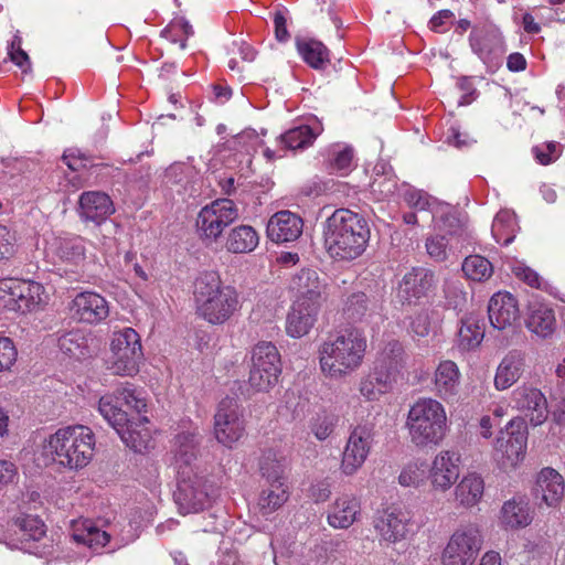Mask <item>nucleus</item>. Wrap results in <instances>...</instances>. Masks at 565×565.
<instances>
[{
    "label": "nucleus",
    "instance_id": "ea45409f",
    "mask_svg": "<svg viewBox=\"0 0 565 565\" xmlns=\"http://www.w3.org/2000/svg\"><path fill=\"white\" fill-rule=\"evenodd\" d=\"M288 468V459L280 451L268 449L264 451L259 470L266 482L286 481V470Z\"/></svg>",
    "mask_w": 565,
    "mask_h": 565
},
{
    "label": "nucleus",
    "instance_id": "2eb2a0df",
    "mask_svg": "<svg viewBox=\"0 0 565 565\" xmlns=\"http://www.w3.org/2000/svg\"><path fill=\"white\" fill-rule=\"evenodd\" d=\"M510 406L518 411L525 422L533 425H542L548 417V404L541 390L523 384L512 391Z\"/></svg>",
    "mask_w": 565,
    "mask_h": 565
},
{
    "label": "nucleus",
    "instance_id": "de8ad7c7",
    "mask_svg": "<svg viewBox=\"0 0 565 565\" xmlns=\"http://www.w3.org/2000/svg\"><path fill=\"white\" fill-rule=\"evenodd\" d=\"M426 252L431 259L441 263L445 262L449 253H456L463 249L458 243L448 239L446 235L435 234L426 238Z\"/></svg>",
    "mask_w": 565,
    "mask_h": 565
},
{
    "label": "nucleus",
    "instance_id": "a18cd8bd",
    "mask_svg": "<svg viewBox=\"0 0 565 565\" xmlns=\"http://www.w3.org/2000/svg\"><path fill=\"white\" fill-rule=\"evenodd\" d=\"M338 422V415L326 408H320L310 415L307 426L319 441H323L334 431Z\"/></svg>",
    "mask_w": 565,
    "mask_h": 565
},
{
    "label": "nucleus",
    "instance_id": "c03bdc74",
    "mask_svg": "<svg viewBox=\"0 0 565 565\" xmlns=\"http://www.w3.org/2000/svg\"><path fill=\"white\" fill-rule=\"evenodd\" d=\"M18 312L25 313L36 310L43 302L44 288L40 282L19 279Z\"/></svg>",
    "mask_w": 565,
    "mask_h": 565
},
{
    "label": "nucleus",
    "instance_id": "4c0bfd02",
    "mask_svg": "<svg viewBox=\"0 0 565 565\" xmlns=\"http://www.w3.org/2000/svg\"><path fill=\"white\" fill-rule=\"evenodd\" d=\"M258 243L259 236L253 226L237 225L227 233L225 248L233 254H246L253 252Z\"/></svg>",
    "mask_w": 565,
    "mask_h": 565
},
{
    "label": "nucleus",
    "instance_id": "3c124183",
    "mask_svg": "<svg viewBox=\"0 0 565 565\" xmlns=\"http://www.w3.org/2000/svg\"><path fill=\"white\" fill-rule=\"evenodd\" d=\"M462 271L467 278L475 281H482L491 277L492 264L483 256L470 255L462 263Z\"/></svg>",
    "mask_w": 565,
    "mask_h": 565
},
{
    "label": "nucleus",
    "instance_id": "b1692460",
    "mask_svg": "<svg viewBox=\"0 0 565 565\" xmlns=\"http://www.w3.org/2000/svg\"><path fill=\"white\" fill-rule=\"evenodd\" d=\"M303 222L295 213L284 210L275 213L267 223V237L275 243L296 241L302 233Z\"/></svg>",
    "mask_w": 565,
    "mask_h": 565
},
{
    "label": "nucleus",
    "instance_id": "473e14b6",
    "mask_svg": "<svg viewBox=\"0 0 565 565\" xmlns=\"http://www.w3.org/2000/svg\"><path fill=\"white\" fill-rule=\"evenodd\" d=\"M524 359L521 352L510 351L500 362L495 376L494 386L503 391L511 387L522 375Z\"/></svg>",
    "mask_w": 565,
    "mask_h": 565
},
{
    "label": "nucleus",
    "instance_id": "79ce46f5",
    "mask_svg": "<svg viewBox=\"0 0 565 565\" xmlns=\"http://www.w3.org/2000/svg\"><path fill=\"white\" fill-rule=\"evenodd\" d=\"M57 345L65 355L76 360L85 359L90 354L87 338L78 329L61 334L57 339Z\"/></svg>",
    "mask_w": 565,
    "mask_h": 565
},
{
    "label": "nucleus",
    "instance_id": "13d9d810",
    "mask_svg": "<svg viewBox=\"0 0 565 565\" xmlns=\"http://www.w3.org/2000/svg\"><path fill=\"white\" fill-rule=\"evenodd\" d=\"M532 153L540 164L547 166L559 158L562 147L556 141L543 142L534 146Z\"/></svg>",
    "mask_w": 565,
    "mask_h": 565
},
{
    "label": "nucleus",
    "instance_id": "7c9ffc66",
    "mask_svg": "<svg viewBox=\"0 0 565 565\" xmlns=\"http://www.w3.org/2000/svg\"><path fill=\"white\" fill-rule=\"evenodd\" d=\"M460 385V372L457 364L450 360L441 361L435 372V387L438 395L445 399H454Z\"/></svg>",
    "mask_w": 565,
    "mask_h": 565
},
{
    "label": "nucleus",
    "instance_id": "72a5a7b5",
    "mask_svg": "<svg viewBox=\"0 0 565 565\" xmlns=\"http://www.w3.org/2000/svg\"><path fill=\"white\" fill-rule=\"evenodd\" d=\"M484 338L483 319L470 313L461 318L457 345L461 351H471L480 345Z\"/></svg>",
    "mask_w": 565,
    "mask_h": 565
},
{
    "label": "nucleus",
    "instance_id": "338daca9",
    "mask_svg": "<svg viewBox=\"0 0 565 565\" xmlns=\"http://www.w3.org/2000/svg\"><path fill=\"white\" fill-rule=\"evenodd\" d=\"M405 202L408 206L418 211L429 209L431 198L422 190H408L404 195Z\"/></svg>",
    "mask_w": 565,
    "mask_h": 565
},
{
    "label": "nucleus",
    "instance_id": "052dcab7",
    "mask_svg": "<svg viewBox=\"0 0 565 565\" xmlns=\"http://www.w3.org/2000/svg\"><path fill=\"white\" fill-rule=\"evenodd\" d=\"M380 375L379 371H375L374 376H370L362 381L360 384L361 394L370 401L376 399L387 388V382L380 384L376 377Z\"/></svg>",
    "mask_w": 565,
    "mask_h": 565
},
{
    "label": "nucleus",
    "instance_id": "4468645a",
    "mask_svg": "<svg viewBox=\"0 0 565 565\" xmlns=\"http://www.w3.org/2000/svg\"><path fill=\"white\" fill-rule=\"evenodd\" d=\"M373 438L371 424H361L352 429L342 454L340 469L343 475L353 476L361 469L370 454Z\"/></svg>",
    "mask_w": 565,
    "mask_h": 565
},
{
    "label": "nucleus",
    "instance_id": "f8f14e48",
    "mask_svg": "<svg viewBox=\"0 0 565 565\" xmlns=\"http://www.w3.org/2000/svg\"><path fill=\"white\" fill-rule=\"evenodd\" d=\"M245 435V420L237 402L226 397L218 404L214 415V436L227 448H232Z\"/></svg>",
    "mask_w": 565,
    "mask_h": 565
},
{
    "label": "nucleus",
    "instance_id": "f03ea898",
    "mask_svg": "<svg viewBox=\"0 0 565 565\" xmlns=\"http://www.w3.org/2000/svg\"><path fill=\"white\" fill-rule=\"evenodd\" d=\"M370 239L366 220L349 209L335 210L323 223V242L329 255L352 260L365 250Z\"/></svg>",
    "mask_w": 565,
    "mask_h": 565
},
{
    "label": "nucleus",
    "instance_id": "49530a36",
    "mask_svg": "<svg viewBox=\"0 0 565 565\" xmlns=\"http://www.w3.org/2000/svg\"><path fill=\"white\" fill-rule=\"evenodd\" d=\"M54 252L62 262L78 265L85 259V239L81 236L58 238Z\"/></svg>",
    "mask_w": 565,
    "mask_h": 565
},
{
    "label": "nucleus",
    "instance_id": "5701e85b",
    "mask_svg": "<svg viewBox=\"0 0 565 565\" xmlns=\"http://www.w3.org/2000/svg\"><path fill=\"white\" fill-rule=\"evenodd\" d=\"M488 313L491 326L498 330L512 328L520 317L516 299L510 292L500 291L491 297Z\"/></svg>",
    "mask_w": 565,
    "mask_h": 565
},
{
    "label": "nucleus",
    "instance_id": "e2e57ef3",
    "mask_svg": "<svg viewBox=\"0 0 565 565\" xmlns=\"http://www.w3.org/2000/svg\"><path fill=\"white\" fill-rule=\"evenodd\" d=\"M17 360V350L11 339L0 338V372L8 370Z\"/></svg>",
    "mask_w": 565,
    "mask_h": 565
},
{
    "label": "nucleus",
    "instance_id": "58836bf2",
    "mask_svg": "<svg viewBox=\"0 0 565 565\" xmlns=\"http://www.w3.org/2000/svg\"><path fill=\"white\" fill-rule=\"evenodd\" d=\"M296 47L302 60L315 70H322L330 63L329 50L315 39L296 38Z\"/></svg>",
    "mask_w": 565,
    "mask_h": 565
},
{
    "label": "nucleus",
    "instance_id": "6e6552de",
    "mask_svg": "<svg viewBox=\"0 0 565 565\" xmlns=\"http://www.w3.org/2000/svg\"><path fill=\"white\" fill-rule=\"evenodd\" d=\"M238 218V209L230 199H218L205 205L199 212L196 228L206 243L217 242L225 227Z\"/></svg>",
    "mask_w": 565,
    "mask_h": 565
},
{
    "label": "nucleus",
    "instance_id": "a211bd4d",
    "mask_svg": "<svg viewBox=\"0 0 565 565\" xmlns=\"http://www.w3.org/2000/svg\"><path fill=\"white\" fill-rule=\"evenodd\" d=\"M436 284L434 271L424 267H414L403 276L398 286V297L403 303H417L433 292Z\"/></svg>",
    "mask_w": 565,
    "mask_h": 565
},
{
    "label": "nucleus",
    "instance_id": "8fccbe9b",
    "mask_svg": "<svg viewBox=\"0 0 565 565\" xmlns=\"http://www.w3.org/2000/svg\"><path fill=\"white\" fill-rule=\"evenodd\" d=\"M514 216L508 211H501L494 216L491 232L497 243L507 246L514 239Z\"/></svg>",
    "mask_w": 565,
    "mask_h": 565
},
{
    "label": "nucleus",
    "instance_id": "bf43d9fd",
    "mask_svg": "<svg viewBox=\"0 0 565 565\" xmlns=\"http://www.w3.org/2000/svg\"><path fill=\"white\" fill-rule=\"evenodd\" d=\"M179 31H181L185 35L182 40H180V49L184 50L186 47L188 38L193 34V28L186 20H184L183 18L173 20L169 28L163 30L162 34L168 40L177 42V40L174 39V33H178Z\"/></svg>",
    "mask_w": 565,
    "mask_h": 565
},
{
    "label": "nucleus",
    "instance_id": "a878e982",
    "mask_svg": "<svg viewBox=\"0 0 565 565\" xmlns=\"http://www.w3.org/2000/svg\"><path fill=\"white\" fill-rule=\"evenodd\" d=\"M320 306L295 301L286 318V332L291 338H301L315 326Z\"/></svg>",
    "mask_w": 565,
    "mask_h": 565
},
{
    "label": "nucleus",
    "instance_id": "f704fd0d",
    "mask_svg": "<svg viewBox=\"0 0 565 565\" xmlns=\"http://www.w3.org/2000/svg\"><path fill=\"white\" fill-rule=\"evenodd\" d=\"M377 309L376 301L362 291L352 292L343 302L342 312L350 322H364L371 318Z\"/></svg>",
    "mask_w": 565,
    "mask_h": 565
},
{
    "label": "nucleus",
    "instance_id": "9d476101",
    "mask_svg": "<svg viewBox=\"0 0 565 565\" xmlns=\"http://www.w3.org/2000/svg\"><path fill=\"white\" fill-rule=\"evenodd\" d=\"M178 476L174 501L181 513H198L210 505L212 492L204 477L186 469L178 471Z\"/></svg>",
    "mask_w": 565,
    "mask_h": 565
},
{
    "label": "nucleus",
    "instance_id": "c756f323",
    "mask_svg": "<svg viewBox=\"0 0 565 565\" xmlns=\"http://www.w3.org/2000/svg\"><path fill=\"white\" fill-rule=\"evenodd\" d=\"M436 227L438 234L446 235L448 239L458 243L460 247L467 248L473 239L467 224L451 210L445 211L438 218Z\"/></svg>",
    "mask_w": 565,
    "mask_h": 565
},
{
    "label": "nucleus",
    "instance_id": "7ed1b4c3",
    "mask_svg": "<svg viewBox=\"0 0 565 565\" xmlns=\"http://www.w3.org/2000/svg\"><path fill=\"white\" fill-rule=\"evenodd\" d=\"M366 339L356 328H345L330 333L319 348L322 373L332 379H343L362 364Z\"/></svg>",
    "mask_w": 565,
    "mask_h": 565
},
{
    "label": "nucleus",
    "instance_id": "6e6d98bb",
    "mask_svg": "<svg viewBox=\"0 0 565 565\" xmlns=\"http://www.w3.org/2000/svg\"><path fill=\"white\" fill-rule=\"evenodd\" d=\"M76 542L88 545L92 548L104 547L110 540L107 532L99 530L98 527L88 524L85 525L83 531H76L73 534Z\"/></svg>",
    "mask_w": 565,
    "mask_h": 565
},
{
    "label": "nucleus",
    "instance_id": "5fc2aeb1",
    "mask_svg": "<svg viewBox=\"0 0 565 565\" xmlns=\"http://www.w3.org/2000/svg\"><path fill=\"white\" fill-rule=\"evenodd\" d=\"M281 373V369H266L250 366L248 383L258 392H266L273 387Z\"/></svg>",
    "mask_w": 565,
    "mask_h": 565
},
{
    "label": "nucleus",
    "instance_id": "0eeeda50",
    "mask_svg": "<svg viewBox=\"0 0 565 565\" xmlns=\"http://www.w3.org/2000/svg\"><path fill=\"white\" fill-rule=\"evenodd\" d=\"M108 369L116 375L132 376L139 371L143 353L140 335L130 327L115 331L111 337Z\"/></svg>",
    "mask_w": 565,
    "mask_h": 565
},
{
    "label": "nucleus",
    "instance_id": "412c9836",
    "mask_svg": "<svg viewBox=\"0 0 565 565\" xmlns=\"http://www.w3.org/2000/svg\"><path fill=\"white\" fill-rule=\"evenodd\" d=\"M114 212V203L105 192L86 191L79 195L77 213L83 222L100 225Z\"/></svg>",
    "mask_w": 565,
    "mask_h": 565
},
{
    "label": "nucleus",
    "instance_id": "4be33fe9",
    "mask_svg": "<svg viewBox=\"0 0 565 565\" xmlns=\"http://www.w3.org/2000/svg\"><path fill=\"white\" fill-rule=\"evenodd\" d=\"M459 477V456L449 450L440 451L428 470L431 487L438 491L451 488Z\"/></svg>",
    "mask_w": 565,
    "mask_h": 565
},
{
    "label": "nucleus",
    "instance_id": "393cba45",
    "mask_svg": "<svg viewBox=\"0 0 565 565\" xmlns=\"http://www.w3.org/2000/svg\"><path fill=\"white\" fill-rule=\"evenodd\" d=\"M406 360L407 355L399 341L392 340L387 342L375 362V371L380 372V375L376 377L377 382L385 384L391 379H394L405 367Z\"/></svg>",
    "mask_w": 565,
    "mask_h": 565
},
{
    "label": "nucleus",
    "instance_id": "ddd939ff",
    "mask_svg": "<svg viewBox=\"0 0 565 565\" xmlns=\"http://www.w3.org/2000/svg\"><path fill=\"white\" fill-rule=\"evenodd\" d=\"M11 546L30 554H45L46 526L36 515L25 514L17 518L12 524Z\"/></svg>",
    "mask_w": 565,
    "mask_h": 565
},
{
    "label": "nucleus",
    "instance_id": "e433bc0d",
    "mask_svg": "<svg viewBox=\"0 0 565 565\" xmlns=\"http://www.w3.org/2000/svg\"><path fill=\"white\" fill-rule=\"evenodd\" d=\"M201 437L196 433L183 431L175 437V463L178 471H194L192 465L196 460L198 446Z\"/></svg>",
    "mask_w": 565,
    "mask_h": 565
},
{
    "label": "nucleus",
    "instance_id": "37998d69",
    "mask_svg": "<svg viewBox=\"0 0 565 565\" xmlns=\"http://www.w3.org/2000/svg\"><path fill=\"white\" fill-rule=\"evenodd\" d=\"M267 488L260 493L258 505L264 515L270 514L281 508L289 498L286 481L266 482Z\"/></svg>",
    "mask_w": 565,
    "mask_h": 565
},
{
    "label": "nucleus",
    "instance_id": "c85d7f7f",
    "mask_svg": "<svg viewBox=\"0 0 565 565\" xmlns=\"http://www.w3.org/2000/svg\"><path fill=\"white\" fill-rule=\"evenodd\" d=\"M533 521L529 501L524 497H513L505 501L500 511V522L507 530L526 527Z\"/></svg>",
    "mask_w": 565,
    "mask_h": 565
},
{
    "label": "nucleus",
    "instance_id": "39448f33",
    "mask_svg": "<svg viewBox=\"0 0 565 565\" xmlns=\"http://www.w3.org/2000/svg\"><path fill=\"white\" fill-rule=\"evenodd\" d=\"M95 437L90 428L82 425L60 428L51 435L46 451L53 460L68 469H79L93 458Z\"/></svg>",
    "mask_w": 565,
    "mask_h": 565
},
{
    "label": "nucleus",
    "instance_id": "423d86ee",
    "mask_svg": "<svg viewBox=\"0 0 565 565\" xmlns=\"http://www.w3.org/2000/svg\"><path fill=\"white\" fill-rule=\"evenodd\" d=\"M406 428L416 447L439 445L447 430V415L444 406L433 398H420L407 414Z\"/></svg>",
    "mask_w": 565,
    "mask_h": 565
},
{
    "label": "nucleus",
    "instance_id": "f257e3e1",
    "mask_svg": "<svg viewBox=\"0 0 565 565\" xmlns=\"http://www.w3.org/2000/svg\"><path fill=\"white\" fill-rule=\"evenodd\" d=\"M147 402L143 393L134 385L127 384L113 394H105L98 401V412L116 430L124 444L136 452H143L152 447V439L141 422Z\"/></svg>",
    "mask_w": 565,
    "mask_h": 565
},
{
    "label": "nucleus",
    "instance_id": "1a4fd4ad",
    "mask_svg": "<svg viewBox=\"0 0 565 565\" xmlns=\"http://www.w3.org/2000/svg\"><path fill=\"white\" fill-rule=\"evenodd\" d=\"M482 547V535L476 524L458 527L443 551V565H472Z\"/></svg>",
    "mask_w": 565,
    "mask_h": 565
},
{
    "label": "nucleus",
    "instance_id": "2f4dec72",
    "mask_svg": "<svg viewBox=\"0 0 565 565\" xmlns=\"http://www.w3.org/2000/svg\"><path fill=\"white\" fill-rule=\"evenodd\" d=\"M322 130V125L315 119L310 124L290 128L279 136V142L289 150L306 149L313 143Z\"/></svg>",
    "mask_w": 565,
    "mask_h": 565
},
{
    "label": "nucleus",
    "instance_id": "603ef678",
    "mask_svg": "<svg viewBox=\"0 0 565 565\" xmlns=\"http://www.w3.org/2000/svg\"><path fill=\"white\" fill-rule=\"evenodd\" d=\"M353 157L352 147L333 145L329 149V169L347 174L352 168Z\"/></svg>",
    "mask_w": 565,
    "mask_h": 565
},
{
    "label": "nucleus",
    "instance_id": "dca6fc26",
    "mask_svg": "<svg viewBox=\"0 0 565 565\" xmlns=\"http://www.w3.org/2000/svg\"><path fill=\"white\" fill-rule=\"evenodd\" d=\"M469 43L472 52L488 65H498L507 51L504 38L493 24L475 28L469 35Z\"/></svg>",
    "mask_w": 565,
    "mask_h": 565
},
{
    "label": "nucleus",
    "instance_id": "864d4df0",
    "mask_svg": "<svg viewBox=\"0 0 565 565\" xmlns=\"http://www.w3.org/2000/svg\"><path fill=\"white\" fill-rule=\"evenodd\" d=\"M428 479V468L425 461H412L407 463L398 476V482L403 487H419Z\"/></svg>",
    "mask_w": 565,
    "mask_h": 565
},
{
    "label": "nucleus",
    "instance_id": "20e7f679",
    "mask_svg": "<svg viewBox=\"0 0 565 565\" xmlns=\"http://www.w3.org/2000/svg\"><path fill=\"white\" fill-rule=\"evenodd\" d=\"M196 312L212 324L227 321L238 308V296L231 286H223L216 271L200 274L194 282Z\"/></svg>",
    "mask_w": 565,
    "mask_h": 565
},
{
    "label": "nucleus",
    "instance_id": "6ab92c4d",
    "mask_svg": "<svg viewBox=\"0 0 565 565\" xmlns=\"http://www.w3.org/2000/svg\"><path fill=\"white\" fill-rule=\"evenodd\" d=\"M290 289L296 294L295 301L320 306L327 299V282L316 269L302 268L290 280Z\"/></svg>",
    "mask_w": 565,
    "mask_h": 565
},
{
    "label": "nucleus",
    "instance_id": "f3484780",
    "mask_svg": "<svg viewBox=\"0 0 565 565\" xmlns=\"http://www.w3.org/2000/svg\"><path fill=\"white\" fill-rule=\"evenodd\" d=\"M412 526L411 513L397 508L382 511L374 520V529L381 540L390 544L405 540Z\"/></svg>",
    "mask_w": 565,
    "mask_h": 565
},
{
    "label": "nucleus",
    "instance_id": "774afa93",
    "mask_svg": "<svg viewBox=\"0 0 565 565\" xmlns=\"http://www.w3.org/2000/svg\"><path fill=\"white\" fill-rule=\"evenodd\" d=\"M15 235L7 226L0 224V259L9 257L14 252Z\"/></svg>",
    "mask_w": 565,
    "mask_h": 565
},
{
    "label": "nucleus",
    "instance_id": "c9c22d12",
    "mask_svg": "<svg viewBox=\"0 0 565 565\" xmlns=\"http://www.w3.org/2000/svg\"><path fill=\"white\" fill-rule=\"evenodd\" d=\"M360 513V503L354 497L342 495L335 500L328 514V523L334 529H348Z\"/></svg>",
    "mask_w": 565,
    "mask_h": 565
},
{
    "label": "nucleus",
    "instance_id": "bb28decb",
    "mask_svg": "<svg viewBox=\"0 0 565 565\" xmlns=\"http://www.w3.org/2000/svg\"><path fill=\"white\" fill-rule=\"evenodd\" d=\"M564 479L555 469L543 468L536 478L535 497L547 507H556L563 499Z\"/></svg>",
    "mask_w": 565,
    "mask_h": 565
},
{
    "label": "nucleus",
    "instance_id": "cd10ccee",
    "mask_svg": "<svg viewBox=\"0 0 565 565\" xmlns=\"http://www.w3.org/2000/svg\"><path fill=\"white\" fill-rule=\"evenodd\" d=\"M525 326L539 338L551 337L556 329V318L553 308L542 302H531L527 308Z\"/></svg>",
    "mask_w": 565,
    "mask_h": 565
},
{
    "label": "nucleus",
    "instance_id": "a19ab883",
    "mask_svg": "<svg viewBox=\"0 0 565 565\" xmlns=\"http://www.w3.org/2000/svg\"><path fill=\"white\" fill-rule=\"evenodd\" d=\"M483 491L484 481L481 476L468 473L456 487V499L463 507H473L481 500Z\"/></svg>",
    "mask_w": 565,
    "mask_h": 565
},
{
    "label": "nucleus",
    "instance_id": "aec40b11",
    "mask_svg": "<svg viewBox=\"0 0 565 565\" xmlns=\"http://www.w3.org/2000/svg\"><path fill=\"white\" fill-rule=\"evenodd\" d=\"M72 317L79 322L97 324L109 315L108 302L93 291L79 292L70 305Z\"/></svg>",
    "mask_w": 565,
    "mask_h": 565
},
{
    "label": "nucleus",
    "instance_id": "9b49d317",
    "mask_svg": "<svg viewBox=\"0 0 565 565\" xmlns=\"http://www.w3.org/2000/svg\"><path fill=\"white\" fill-rule=\"evenodd\" d=\"M527 425L521 417L512 418L495 439L494 450L500 455L501 466L514 468L523 460L527 444Z\"/></svg>",
    "mask_w": 565,
    "mask_h": 565
},
{
    "label": "nucleus",
    "instance_id": "0e129e2a",
    "mask_svg": "<svg viewBox=\"0 0 565 565\" xmlns=\"http://www.w3.org/2000/svg\"><path fill=\"white\" fill-rule=\"evenodd\" d=\"M512 271L520 280L524 281L529 286L533 288H541L543 280L532 268L522 263H518L513 266Z\"/></svg>",
    "mask_w": 565,
    "mask_h": 565
},
{
    "label": "nucleus",
    "instance_id": "680f3d73",
    "mask_svg": "<svg viewBox=\"0 0 565 565\" xmlns=\"http://www.w3.org/2000/svg\"><path fill=\"white\" fill-rule=\"evenodd\" d=\"M90 158L79 149H67L64 151L62 160L72 171H78L88 167Z\"/></svg>",
    "mask_w": 565,
    "mask_h": 565
},
{
    "label": "nucleus",
    "instance_id": "69168bd1",
    "mask_svg": "<svg viewBox=\"0 0 565 565\" xmlns=\"http://www.w3.org/2000/svg\"><path fill=\"white\" fill-rule=\"evenodd\" d=\"M397 183L393 177L376 175L371 183L373 193H379L383 199L395 192Z\"/></svg>",
    "mask_w": 565,
    "mask_h": 565
},
{
    "label": "nucleus",
    "instance_id": "09e8293b",
    "mask_svg": "<svg viewBox=\"0 0 565 565\" xmlns=\"http://www.w3.org/2000/svg\"><path fill=\"white\" fill-rule=\"evenodd\" d=\"M252 366L281 369L280 354L271 342H259L252 352Z\"/></svg>",
    "mask_w": 565,
    "mask_h": 565
},
{
    "label": "nucleus",
    "instance_id": "4d7b16f0",
    "mask_svg": "<svg viewBox=\"0 0 565 565\" xmlns=\"http://www.w3.org/2000/svg\"><path fill=\"white\" fill-rule=\"evenodd\" d=\"M195 170L191 164L174 162L167 168L164 179L167 183L173 185H186L194 177Z\"/></svg>",
    "mask_w": 565,
    "mask_h": 565
}]
</instances>
